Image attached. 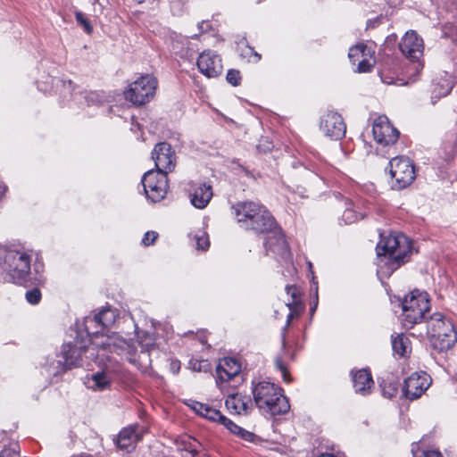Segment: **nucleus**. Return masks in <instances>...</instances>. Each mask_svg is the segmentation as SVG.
Listing matches in <instances>:
<instances>
[{"label":"nucleus","instance_id":"nucleus-1","mask_svg":"<svg viewBox=\"0 0 457 457\" xmlns=\"http://www.w3.org/2000/svg\"><path fill=\"white\" fill-rule=\"evenodd\" d=\"M411 240L400 233H392L381 238L377 245L378 272L388 277L408 261L411 253Z\"/></svg>","mask_w":457,"mask_h":457},{"label":"nucleus","instance_id":"nucleus-2","mask_svg":"<svg viewBox=\"0 0 457 457\" xmlns=\"http://www.w3.org/2000/svg\"><path fill=\"white\" fill-rule=\"evenodd\" d=\"M237 222L246 229L265 232L275 228V220L261 204L253 202L238 203L234 206Z\"/></svg>","mask_w":457,"mask_h":457},{"label":"nucleus","instance_id":"nucleus-3","mask_svg":"<svg viewBox=\"0 0 457 457\" xmlns=\"http://www.w3.org/2000/svg\"><path fill=\"white\" fill-rule=\"evenodd\" d=\"M255 404L264 412L278 415L289 411L287 399L282 395L281 389L275 384L262 381L253 388Z\"/></svg>","mask_w":457,"mask_h":457},{"label":"nucleus","instance_id":"nucleus-4","mask_svg":"<svg viewBox=\"0 0 457 457\" xmlns=\"http://www.w3.org/2000/svg\"><path fill=\"white\" fill-rule=\"evenodd\" d=\"M428 333L431 345L439 352L448 351L457 342V333L453 322L441 313H435L430 318Z\"/></svg>","mask_w":457,"mask_h":457},{"label":"nucleus","instance_id":"nucleus-5","mask_svg":"<svg viewBox=\"0 0 457 457\" xmlns=\"http://www.w3.org/2000/svg\"><path fill=\"white\" fill-rule=\"evenodd\" d=\"M403 323L406 328H411L420 322L425 313L429 310L428 294L413 290L407 295L403 303Z\"/></svg>","mask_w":457,"mask_h":457},{"label":"nucleus","instance_id":"nucleus-6","mask_svg":"<svg viewBox=\"0 0 457 457\" xmlns=\"http://www.w3.org/2000/svg\"><path fill=\"white\" fill-rule=\"evenodd\" d=\"M192 410L198 415L213 422H218L223 425L232 434L238 436L242 439L247 442H254L257 438L254 434L249 432L243 428L237 426L236 423L228 420L227 417L221 414V412L214 409L208 404H204L199 402H194L191 405Z\"/></svg>","mask_w":457,"mask_h":457},{"label":"nucleus","instance_id":"nucleus-7","mask_svg":"<svg viewBox=\"0 0 457 457\" xmlns=\"http://www.w3.org/2000/svg\"><path fill=\"white\" fill-rule=\"evenodd\" d=\"M157 80L150 75L142 76L132 82L125 91V98L135 105L150 102L156 91Z\"/></svg>","mask_w":457,"mask_h":457},{"label":"nucleus","instance_id":"nucleus-8","mask_svg":"<svg viewBox=\"0 0 457 457\" xmlns=\"http://www.w3.org/2000/svg\"><path fill=\"white\" fill-rule=\"evenodd\" d=\"M4 270L12 282L22 284L30 271L29 256L23 252H8L4 257Z\"/></svg>","mask_w":457,"mask_h":457},{"label":"nucleus","instance_id":"nucleus-9","mask_svg":"<svg viewBox=\"0 0 457 457\" xmlns=\"http://www.w3.org/2000/svg\"><path fill=\"white\" fill-rule=\"evenodd\" d=\"M390 174L393 187L403 189L408 187L415 179V170L411 160L406 157H395L390 161Z\"/></svg>","mask_w":457,"mask_h":457},{"label":"nucleus","instance_id":"nucleus-10","mask_svg":"<svg viewBox=\"0 0 457 457\" xmlns=\"http://www.w3.org/2000/svg\"><path fill=\"white\" fill-rule=\"evenodd\" d=\"M146 197L152 202H159L167 195L169 185L167 175L163 172L149 170L142 179Z\"/></svg>","mask_w":457,"mask_h":457},{"label":"nucleus","instance_id":"nucleus-11","mask_svg":"<svg viewBox=\"0 0 457 457\" xmlns=\"http://www.w3.org/2000/svg\"><path fill=\"white\" fill-rule=\"evenodd\" d=\"M89 337V341L91 343L88 345L79 344V345H65L63 346V357L65 364L69 368L79 366L82 362V354H84L87 359H95L99 357V353L96 354L94 337Z\"/></svg>","mask_w":457,"mask_h":457},{"label":"nucleus","instance_id":"nucleus-12","mask_svg":"<svg viewBox=\"0 0 457 457\" xmlns=\"http://www.w3.org/2000/svg\"><path fill=\"white\" fill-rule=\"evenodd\" d=\"M374 139L380 145L395 144L399 137L398 130L394 128L386 116L378 117L372 127Z\"/></svg>","mask_w":457,"mask_h":457},{"label":"nucleus","instance_id":"nucleus-13","mask_svg":"<svg viewBox=\"0 0 457 457\" xmlns=\"http://www.w3.org/2000/svg\"><path fill=\"white\" fill-rule=\"evenodd\" d=\"M196 65L199 71L207 78H216L223 71L220 57L212 50H206L200 54Z\"/></svg>","mask_w":457,"mask_h":457},{"label":"nucleus","instance_id":"nucleus-14","mask_svg":"<svg viewBox=\"0 0 457 457\" xmlns=\"http://www.w3.org/2000/svg\"><path fill=\"white\" fill-rule=\"evenodd\" d=\"M320 130L331 139H340L345 136V125L340 114L328 112L323 114L320 124Z\"/></svg>","mask_w":457,"mask_h":457},{"label":"nucleus","instance_id":"nucleus-15","mask_svg":"<svg viewBox=\"0 0 457 457\" xmlns=\"http://www.w3.org/2000/svg\"><path fill=\"white\" fill-rule=\"evenodd\" d=\"M152 158L155 162L157 170L155 171L166 174L171 171L175 167V156L171 146L165 143H159L152 152Z\"/></svg>","mask_w":457,"mask_h":457},{"label":"nucleus","instance_id":"nucleus-16","mask_svg":"<svg viewBox=\"0 0 457 457\" xmlns=\"http://www.w3.org/2000/svg\"><path fill=\"white\" fill-rule=\"evenodd\" d=\"M431 378L425 372H415L404 381L403 391L409 399L419 398L430 386Z\"/></svg>","mask_w":457,"mask_h":457},{"label":"nucleus","instance_id":"nucleus-17","mask_svg":"<svg viewBox=\"0 0 457 457\" xmlns=\"http://www.w3.org/2000/svg\"><path fill=\"white\" fill-rule=\"evenodd\" d=\"M399 47L407 58L418 61L423 54V39L414 30H410L403 37Z\"/></svg>","mask_w":457,"mask_h":457},{"label":"nucleus","instance_id":"nucleus-18","mask_svg":"<svg viewBox=\"0 0 457 457\" xmlns=\"http://www.w3.org/2000/svg\"><path fill=\"white\" fill-rule=\"evenodd\" d=\"M118 317L117 312L113 309H104L95 317H87L85 320V330L88 337H96L98 331H93L94 324L100 325L104 328L112 326Z\"/></svg>","mask_w":457,"mask_h":457},{"label":"nucleus","instance_id":"nucleus-19","mask_svg":"<svg viewBox=\"0 0 457 457\" xmlns=\"http://www.w3.org/2000/svg\"><path fill=\"white\" fill-rule=\"evenodd\" d=\"M270 234L265 240V247L267 253L270 252L280 256L282 259H287L289 251L286 240L280 231L269 230Z\"/></svg>","mask_w":457,"mask_h":457},{"label":"nucleus","instance_id":"nucleus-20","mask_svg":"<svg viewBox=\"0 0 457 457\" xmlns=\"http://www.w3.org/2000/svg\"><path fill=\"white\" fill-rule=\"evenodd\" d=\"M94 345L97 353L101 351L104 352L106 349L111 352L115 351L119 353V351L124 350L129 345L125 340L114 335L107 337L96 335V337H94Z\"/></svg>","mask_w":457,"mask_h":457},{"label":"nucleus","instance_id":"nucleus-21","mask_svg":"<svg viewBox=\"0 0 457 457\" xmlns=\"http://www.w3.org/2000/svg\"><path fill=\"white\" fill-rule=\"evenodd\" d=\"M225 405L230 413L241 415L248 412L252 402L249 396L237 393L226 399Z\"/></svg>","mask_w":457,"mask_h":457},{"label":"nucleus","instance_id":"nucleus-22","mask_svg":"<svg viewBox=\"0 0 457 457\" xmlns=\"http://www.w3.org/2000/svg\"><path fill=\"white\" fill-rule=\"evenodd\" d=\"M241 364L234 358H224L217 367V376L221 381H229L240 373Z\"/></svg>","mask_w":457,"mask_h":457},{"label":"nucleus","instance_id":"nucleus-23","mask_svg":"<svg viewBox=\"0 0 457 457\" xmlns=\"http://www.w3.org/2000/svg\"><path fill=\"white\" fill-rule=\"evenodd\" d=\"M212 197V190L211 186L200 184L191 193V203L195 207L203 209L209 204Z\"/></svg>","mask_w":457,"mask_h":457},{"label":"nucleus","instance_id":"nucleus-24","mask_svg":"<svg viewBox=\"0 0 457 457\" xmlns=\"http://www.w3.org/2000/svg\"><path fill=\"white\" fill-rule=\"evenodd\" d=\"M139 439L140 436L136 431L135 428H126L122 429L118 436L117 446L120 449L129 452L135 447Z\"/></svg>","mask_w":457,"mask_h":457},{"label":"nucleus","instance_id":"nucleus-25","mask_svg":"<svg viewBox=\"0 0 457 457\" xmlns=\"http://www.w3.org/2000/svg\"><path fill=\"white\" fill-rule=\"evenodd\" d=\"M353 386L356 392L365 393L372 385L373 380L367 370H360L353 374Z\"/></svg>","mask_w":457,"mask_h":457},{"label":"nucleus","instance_id":"nucleus-26","mask_svg":"<svg viewBox=\"0 0 457 457\" xmlns=\"http://www.w3.org/2000/svg\"><path fill=\"white\" fill-rule=\"evenodd\" d=\"M87 385L92 390L103 391L110 387L111 377L105 371H99L92 375Z\"/></svg>","mask_w":457,"mask_h":457},{"label":"nucleus","instance_id":"nucleus-27","mask_svg":"<svg viewBox=\"0 0 457 457\" xmlns=\"http://www.w3.org/2000/svg\"><path fill=\"white\" fill-rule=\"evenodd\" d=\"M453 88V81L448 78H440L433 85L432 93L436 95V97L439 98L441 96H447Z\"/></svg>","mask_w":457,"mask_h":457},{"label":"nucleus","instance_id":"nucleus-28","mask_svg":"<svg viewBox=\"0 0 457 457\" xmlns=\"http://www.w3.org/2000/svg\"><path fill=\"white\" fill-rule=\"evenodd\" d=\"M392 347L394 352L401 356L406 355L411 351L409 339L403 335H398L393 338Z\"/></svg>","mask_w":457,"mask_h":457},{"label":"nucleus","instance_id":"nucleus-29","mask_svg":"<svg viewBox=\"0 0 457 457\" xmlns=\"http://www.w3.org/2000/svg\"><path fill=\"white\" fill-rule=\"evenodd\" d=\"M370 50L371 49L365 45L359 44L350 48L348 57L351 62L356 65L364 56V54L369 53Z\"/></svg>","mask_w":457,"mask_h":457},{"label":"nucleus","instance_id":"nucleus-30","mask_svg":"<svg viewBox=\"0 0 457 457\" xmlns=\"http://www.w3.org/2000/svg\"><path fill=\"white\" fill-rule=\"evenodd\" d=\"M376 61L374 52L370 50L369 53L364 54L361 60L356 64L358 72H368L375 65Z\"/></svg>","mask_w":457,"mask_h":457},{"label":"nucleus","instance_id":"nucleus-31","mask_svg":"<svg viewBox=\"0 0 457 457\" xmlns=\"http://www.w3.org/2000/svg\"><path fill=\"white\" fill-rule=\"evenodd\" d=\"M286 290L287 294L292 297V301L287 303V306L291 309L293 305H296L299 302V290L293 286L287 287Z\"/></svg>","mask_w":457,"mask_h":457},{"label":"nucleus","instance_id":"nucleus-32","mask_svg":"<svg viewBox=\"0 0 457 457\" xmlns=\"http://www.w3.org/2000/svg\"><path fill=\"white\" fill-rule=\"evenodd\" d=\"M197 249L206 250L209 247V238L205 233L195 236Z\"/></svg>","mask_w":457,"mask_h":457},{"label":"nucleus","instance_id":"nucleus-33","mask_svg":"<svg viewBox=\"0 0 457 457\" xmlns=\"http://www.w3.org/2000/svg\"><path fill=\"white\" fill-rule=\"evenodd\" d=\"M26 299L29 303L37 304L41 299V293L38 289H32L26 293Z\"/></svg>","mask_w":457,"mask_h":457},{"label":"nucleus","instance_id":"nucleus-34","mask_svg":"<svg viewBox=\"0 0 457 457\" xmlns=\"http://www.w3.org/2000/svg\"><path fill=\"white\" fill-rule=\"evenodd\" d=\"M226 79L232 86H237L240 82L239 71L235 70L228 71Z\"/></svg>","mask_w":457,"mask_h":457},{"label":"nucleus","instance_id":"nucleus-35","mask_svg":"<svg viewBox=\"0 0 457 457\" xmlns=\"http://www.w3.org/2000/svg\"><path fill=\"white\" fill-rule=\"evenodd\" d=\"M76 20L77 21L81 24L84 28V29L90 34L93 30L92 26L89 24V22L84 18V15L81 12L76 13Z\"/></svg>","mask_w":457,"mask_h":457},{"label":"nucleus","instance_id":"nucleus-36","mask_svg":"<svg viewBox=\"0 0 457 457\" xmlns=\"http://www.w3.org/2000/svg\"><path fill=\"white\" fill-rule=\"evenodd\" d=\"M157 237L158 234L155 231H148L145 234L142 242L145 245H150L154 244Z\"/></svg>","mask_w":457,"mask_h":457},{"label":"nucleus","instance_id":"nucleus-37","mask_svg":"<svg viewBox=\"0 0 457 457\" xmlns=\"http://www.w3.org/2000/svg\"><path fill=\"white\" fill-rule=\"evenodd\" d=\"M276 365L277 367L280 370L281 373H282V378L285 382H289V378H288V372H287V368L285 367V365L281 362V361L278 360L276 361Z\"/></svg>","mask_w":457,"mask_h":457},{"label":"nucleus","instance_id":"nucleus-38","mask_svg":"<svg viewBox=\"0 0 457 457\" xmlns=\"http://www.w3.org/2000/svg\"><path fill=\"white\" fill-rule=\"evenodd\" d=\"M0 457H20L15 449H4L0 453Z\"/></svg>","mask_w":457,"mask_h":457},{"label":"nucleus","instance_id":"nucleus-39","mask_svg":"<svg viewBox=\"0 0 457 457\" xmlns=\"http://www.w3.org/2000/svg\"><path fill=\"white\" fill-rule=\"evenodd\" d=\"M353 216V212L350 209H347L345 211L343 218L345 219V222L351 223L355 220V219Z\"/></svg>","mask_w":457,"mask_h":457},{"label":"nucleus","instance_id":"nucleus-40","mask_svg":"<svg viewBox=\"0 0 457 457\" xmlns=\"http://www.w3.org/2000/svg\"><path fill=\"white\" fill-rule=\"evenodd\" d=\"M423 457H442V455L439 452L428 451L423 453Z\"/></svg>","mask_w":457,"mask_h":457},{"label":"nucleus","instance_id":"nucleus-41","mask_svg":"<svg viewBox=\"0 0 457 457\" xmlns=\"http://www.w3.org/2000/svg\"><path fill=\"white\" fill-rule=\"evenodd\" d=\"M179 368H180V366H179V361H172L170 363V369L174 373H177L179 371Z\"/></svg>","mask_w":457,"mask_h":457},{"label":"nucleus","instance_id":"nucleus-42","mask_svg":"<svg viewBox=\"0 0 457 457\" xmlns=\"http://www.w3.org/2000/svg\"><path fill=\"white\" fill-rule=\"evenodd\" d=\"M200 29L202 30H205L207 29V27H208V23L206 21H202L201 23L198 24Z\"/></svg>","mask_w":457,"mask_h":457},{"label":"nucleus","instance_id":"nucleus-43","mask_svg":"<svg viewBox=\"0 0 457 457\" xmlns=\"http://www.w3.org/2000/svg\"><path fill=\"white\" fill-rule=\"evenodd\" d=\"M135 2L138 3V4H141L143 3L145 0H134Z\"/></svg>","mask_w":457,"mask_h":457},{"label":"nucleus","instance_id":"nucleus-44","mask_svg":"<svg viewBox=\"0 0 457 457\" xmlns=\"http://www.w3.org/2000/svg\"><path fill=\"white\" fill-rule=\"evenodd\" d=\"M316 305H317V304L315 303V305H314L313 307H312V312H314V310H315V308H316Z\"/></svg>","mask_w":457,"mask_h":457},{"label":"nucleus","instance_id":"nucleus-45","mask_svg":"<svg viewBox=\"0 0 457 457\" xmlns=\"http://www.w3.org/2000/svg\"><path fill=\"white\" fill-rule=\"evenodd\" d=\"M95 96V94H94V93H91V94H90V97H91V98H93V96Z\"/></svg>","mask_w":457,"mask_h":457}]
</instances>
